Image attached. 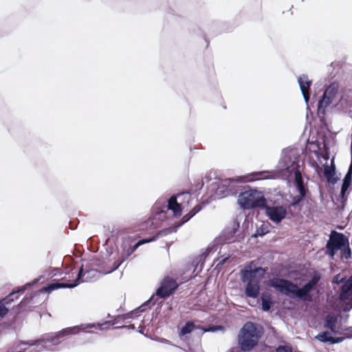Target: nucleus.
<instances>
[{"mask_svg":"<svg viewBox=\"0 0 352 352\" xmlns=\"http://www.w3.org/2000/svg\"><path fill=\"white\" fill-rule=\"evenodd\" d=\"M320 279L321 274L318 272H314L311 279L301 288H298L296 284L293 283L289 280L279 278L271 279L270 285L287 296L292 298H298L303 301L311 302L313 298L310 293L316 287Z\"/></svg>","mask_w":352,"mask_h":352,"instance_id":"f257e3e1","label":"nucleus"},{"mask_svg":"<svg viewBox=\"0 0 352 352\" xmlns=\"http://www.w3.org/2000/svg\"><path fill=\"white\" fill-rule=\"evenodd\" d=\"M265 272L266 270L261 267H256L254 261H251L241 270V280L243 283H247L245 289L247 297L256 298L258 296L260 283Z\"/></svg>","mask_w":352,"mask_h":352,"instance_id":"f03ea898","label":"nucleus"},{"mask_svg":"<svg viewBox=\"0 0 352 352\" xmlns=\"http://www.w3.org/2000/svg\"><path fill=\"white\" fill-rule=\"evenodd\" d=\"M287 173H294V184L295 188L298 193L292 198V203L288 206V212L294 217L296 213L292 212V209H296L299 204L307 197L311 195L308 186L304 183L301 172L299 169V165L297 162H293L291 166H287L285 169Z\"/></svg>","mask_w":352,"mask_h":352,"instance_id":"7ed1b4c3","label":"nucleus"},{"mask_svg":"<svg viewBox=\"0 0 352 352\" xmlns=\"http://www.w3.org/2000/svg\"><path fill=\"white\" fill-rule=\"evenodd\" d=\"M263 333V328L252 322L244 324L239 334L238 342L243 351H251L258 343Z\"/></svg>","mask_w":352,"mask_h":352,"instance_id":"20e7f679","label":"nucleus"},{"mask_svg":"<svg viewBox=\"0 0 352 352\" xmlns=\"http://www.w3.org/2000/svg\"><path fill=\"white\" fill-rule=\"evenodd\" d=\"M94 270L84 271L83 265H82L77 274L76 277L74 274L77 273L75 268H72L68 272L65 273V276L61 280L67 281L66 283H54L50 284L46 289L48 292H52L54 289L59 288H73L77 286L80 283L87 281L89 274L94 272Z\"/></svg>","mask_w":352,"mask_h":352,"instance_id":"39448f33","label":"nucleus"},{"mask_svg":"<svg viewBox=\"0 0 352 352\" xmlns=\"http://www.w3.org/2000/svg\"><path fill=\"white\" fill-rule=\"evenodd\" d=\"M238 203L243 209L264 208L266 206V199L262 192L250 189L240 193Z\"/></svg>","mask_w":352,"mask_h":352,"instance_id":"423d86ee","label":"nucleus"},{"mask_svg":"<svg viewBox=\"0 0 352 352\" xmlns=\"http://www.w3.org/2000/svg\"><path fill=\"white\" fill-rule=\"evenodd\" d=\"M201 208L202 207L200 204L196 205L188 214H185L182 217L181 222L177 225V227L168 228L166 229L162 230L151 239L140 240L137 243H135L133 247L130 248L127 250L126 256H129L131 254H133L136 250V249L141 245L155 241L159 236H166L168 234L176 232L177 228L179 226L188 221L192 217H194L197 212H199L201 210Z\"/></svg>","mask_w":352,"mask_h":352,"instance_id":"0eeeda50","label":"nucleus"},{"mask_svg":"<svg viewBox=\"0 0 352 352\" xmlns=\"http://www.w3.org/2000/svg\"><path fill=\"white\" fill-rule=\"evenodd\" d=\"M192 200L190 193L188 192L177 194V196L173 195L168 200L166 209L172 210L173 215L175 217L181 216L182 209L188 206L190 201Z\"/></svg>","mask_w":352,"mask_h":352,"instance_id":"6e6552de","label":"nucleus"},{"mask_svg":"<svg viewBox=\"0 0 352 352\" xmlns=\"http://www.w3.org/2000/svg\"><path fill=\"white\" fill-rule=\"evenodd\" d=\"M348 238L342 233L332 230L326 245L327 254L333 258L338 250L348 245Z\"/></svg>","mask_w":352,"mask_h":352,"instance_id":"1a4fd4ad","label":"nucleus"},{"mask_svg":"<svg viewBox=\"0 0 352 352\" xmlns=\"http://www.w3.org/2000/svg\"><path fill=\"white\" fill-rule=\"evenodd\" d=\"M86 326L81 324L80 326H74L67 327L56 333L54 335L47 336L46 338H43L42 342L44 344L51 343L52 344H58L60 343L65 337L78 333L80 331H85Z\"/></svg>","mask_w":352,"mask_h":352,"instance_id":"9d476101","label":"nucleus"},{"mask_svg":"<svg viewBox=\"0 0 352 352\" xmlns=\"http://www.w3.org/2000/svg\"><path fill=\"white\" fill-rule=\"evenodd\" d=\"M178 286L179 285L175 279L170 276H166L156 291V295L162 298H167L175 292Z\"/></svg>","mask_w":352,"mask_h":352,"instance_id":"9b49d317","label":"nucleus"},{"mask_svg":"<svg viewBox=\"0 0 352 352\" xmlns=\"http://www.w3.org/2000/svg\"><path fill=\"white\" fill-rule=\"evenodd\" d=\"M288 208L283 206H266L265 213L267 216L274 223H278L284 219L287 213Z\"/></svg>","mask_w":352,"mask_h":352,"instance_id":"f8f14e48","label":"nucleus"},{"mask_svg":"<svg viewBox=\"0 0 352 352\" xmlns=\"http://www.w3.org/2000/svg\"><path fill=\"white\" fill-rule=\"evenodd\" d=\"M18 292H12L0 300V318H4L9 312L11 304L18 298Z\"/></svg>","mask_w":352,"mask_h":352,"instance_id":"ddd939ff","label":"nucleus"},{"mask_svg":"<svg viewBox=\"0 0 352 352\" xmlns=\"http://www.w3.org/2000/svg\"><path fill=\"white\" fill-rule=\"evenodd\" d=\"M298 81L304 99L307 102L310 97L309 90L311 85V81L309 80L307 76L305 75L299 76Z\"/></svg>","mask_w":352,"mask_h":352,"instance_id":"4468645a","label":"nucleus"},{"mask_svg":"<svg viewBox=\"0 0 352 352\" xmlns=\"http://www.w3.org/2000/svg\"><path fill=\"white\" fill-rule=\"evenodd\" d=\"M338 316L333 313L328 314L324 318V327L333 333H339V327L337 326Z\"/></svg>","mask_w":352,"mask_h":352,"instance_id":"2eb2a0df","label":"nucleus"},{"mask_svg":"<svg viewBox=\"0 0 352 352\" xmlns=\"http://www.w3.org/2000/svg\"><path fill=\"white\" fill-rule=\"evenodd\" d=\"M239 227V223H234L233 227L230 230H225L223 232L220 236L219 240L225 243H231L234 242L236 241L234 235Z\"/></svg>","mask_w":352,"mask_h":352,"instance_id":"dca6fc26","label":"nucleus"},{"mask_svg":"<svg viewBox=\"0 0 352 352\" xmlns=\"http://www.w3.org/2000/svg\"><path fill=\"white\" fill-rule=\"evenodd\" d=\"M352 297V276L343 284L340 294V300L346 301Z\"/></svg>","mask_w":352,"mask_h":352,"instance_id":"f3484780","label":"nucleus"},{"mask_svg":"<svg viewBox=\"0 0 352 352\" xmlns=\"http://www.w3.org/2000/svg\"><path fill=\"white\" fill-rule=\"evenodd\" d=\"M133 314V312L127 313L123 315H119L113 318V319L111 321H108L106 323L111 325H116L115 328H123L126 327V325L124 324L122 321H124L125 319L131 318Z\"/></svg>","mask_w":352,"mask_h":352,"instance_id":"a211bd4d","label":"nucleus"},{"mask_svg":"<svg viewBox=\"0 0 352 352\" xmlns=\"http://www.w3.org/2000/svg\"><path fill=\"white\" fill-rule=\"evenodd\" d=\"M335 174L336 171L334 166H329L327 164L324 166V175L329 182L334 184L337 182V179L333 177Z\"/></svg>","mask_w":352,"mask_h":352,"instance_id":"6ab92c4d","label":"nucleus"},{"mask_svg":"<svg viewBox=\"0 0 352 352\" xmlns=\"http://www.w3.org/2000/svg\"><path fill=\"white\" fill-rule=\"evenodd\" d=\"M316 338L322 342L338 343L342 341V338H334L329 336V333L327 331L319 333Z\"/></svg>","mask_w":352,"mask_h":352,"instance_id":"aec40b11","label":"nucleus"},{"mask_svg":"<svg viewBox=\"0 0 352 352\" xmlns=\"http://www.w3.org/2000/svg\"><path fill=\"white\" fill-rule=\"evenodd\" d=\"M195 328V324L192 321L187 322L184 327H182L179 334L181 336H185L188 333H191Z\"/></svg>","mask_w":352,"mask_h":352,"instance_id":"412c9836","label":"nucleus"},{"mask_svg":"<svg viewBox=\"0 0 352 352\" xmlns=\"http://www.w3.org/2000/svg\"><path fill=\"white\" fill-rule=\"evenodd\" d=\"M265 174V172H255L252 174H250L249 176L247 177V182H253L258 180L259 179H263L266 177L264 176Z\"/></svg>","mask_w":352,"mask_h":352,"instance_id":"4be33fe9","label":"nucleus"},{"mask_svg":"<svg viewBox=\"0 0 352 352\" xmlns=\"http://www.w3.org/2000/svg\"><path fill=\"white\" fill-rule=\"evenodd\" d=\"M32 296L30 298H25L23 300L16 306V308L19 309L25 310V307H32L33 306L31 305L32 300Z\"/></svg>","mask_w":352,"mask_h":352,"instance_id":"5701e85b","label":"nucleus"},{"mask_svg":"<svg viewBox=\"0 0 352 352\" xmlns=\"http://www.w3.org/2000/svg\"><path fill=\"white\" fill-rule=\"evenodd\" d=\"M341 251V256L342 257L349 259L351 256V250L349 247V242L348 241V245H344V247L342 249L340 250Z\"/></svg>","mask_w":352,"mask_h":352,"instance_id":"b1692460","label":"nucleus"},{"mask_svg":"<svg viewBox=\"0 0 352 352\" xmlns=\"http://www.w3.org/2000/svg\"><path fill=\"white\" fill-rule=\"evenodd\" d=\"M269 232V225L263 223L261 226L257 229L255 236H263Z\"/></svg>","mask_w":352,"mask_h":352,"instance_id":"393cba45","label":"nucleus"},{"mask_svg":"<svg viewBox=\"0 0 352 352\" xmlns=\"http://www.w3.org/2000/svg\"><path fill=\"white\" fill-rule=\"evenodd\" d=\"M262 309L263 311H269L272 305V302L271 301L270 298H266L265 297H262Z\"/></svg>","mask_w":352,"mask_h":352,"instance_id":"a878e982","label":"nucleus"},{"mask_svg":"<svg viewBox=\"0 0 352 352\" xmlns=\"http://www.w3.org/2000/svg\"><path fill=\"white\" fill-rule=\"evenodd\" d=\"M276 352H293V349L290 346L280 345L276 348Z\"/></svg>","mask_w":352,"mask_h":352,"instance_id":"bb28decb","label":"nucleus"},{"mask_svg":"<svg viewBox=\"0 0 352 352\" xmlns=\"http://www.w3.org/2000/svg\"><path fill=\"white\" fill-rule=\"evenodd\" d=\"M124 259L121 260V261H119L118 260L117 261H115L113 263V267H111V269L109 271V272H111L116 270H117L119 266L121 265V263L123 262Z\"/></svg>","mask_w":352,"mask_h":352,"instance_id":"cd10ccee","label":"nucleus"},{"mask_svg":"<svg viewBox=\"0 0 352 352\" xmlns=\"http://www.w3.org/2000/svg\"><path fill=\"white\" fill-rule=\"evenodd\" d=\"M341 280H339L338 276H336L333 278V282L336 283H339Z\"/></svg>","mask_w":352,"mask_h":352,"instance_id":"c85d7f7f","label":"nucleus"},{"mask_svg":"<svg viewBox=\"0 0 352 352\" xmlns=\"http://www.w3.org/2000/svg\"><path fill=\"white\" fill-rule=\"evenodd\" d=\"M227 259H228V258H226V259H223V260L220 263V264H223V263H225V261H226V260H227Z\"/></svg>","mask_w":352,"mask_h":352,"instance_id":"c756f323","label":"nucleus"},{"mask_svg":"<svg viewBox=\"0 0 352 352\" xmlns=\"http://www.w3.org/2000/svg\"><path fill=\"white\" fill-rule=\"evenodd\" d=\"M129 327H131V329H135V327L133 324H131L130 326H129Z\"/></svg>","mask_w":352,"mask_h":352,"instance_id":"7c9ffc66","label":"nucleus"},{"mask_svg":"<svg viewBox=\"0 0 352 352\" xmlns=\"http://www.w3.org/2000/svg\"><path fill=\"white\" fill-rule=\"evenodd\" d=\"M300 211V208H298V212H297L296 213H298Z\"/></svg>","mask_w":352,"mask_h":352,"instance_id":"2f4dec72","label":"nucleus"},{"mask_svg":"<svg viewBox=\"0 0 352 352\" xmlns=\"http://www.w3.org/2000/svg\"><path fill=\"white\" fill-rule=\"evenodd\" d=\"M329 89V88L326 90V91L324 92V95L326 94L327 92H328Z\"/></svg>","mask_w":352,"mask_h":352,"instance_id":"473e14b6","label":"nucleus"},{"mask_svg":"<svg viewBox=\"0 0 352 352\" xmlns=\"http://www.w3.org/2000/svg\"><path fill=\"white\" fill-rule=\"evenodd\" d=\"M351 144H352V142H351ZM351 148H352V145H351Z\"/></svg>","mask_w":352,"mask_h":352,"instance_id":"72a5a7b5","label":"nucleus"}]
</instances>
